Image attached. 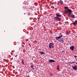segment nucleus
Wrapping results in <instances>:
<instances>
[{
    "label": "nucleus",
    "instance_id": "obj_23",
    "mask_svg": "<svg viewBox=\"0 0 77 77\" xmlns=\"http://www.w3.org/2000/svg\"><path fill=\"white\" fill-rule=\"evenodd\" d=\"M59 65H58L57 66V68H59Z\"/></svg>",
    "mask_w": 77,
    "mask_h": 77
},
{
    "label": "nucleus",
    "instance_id": "obj_26",
    "mask_svg": "<svg viewBox=\"0 0 77 77\" xmlns=\"http://www.w3.org/2000/svg\"><path fill=\"white\" fill-rule=\"evenodd\" d=\"M67 34H69V33H68V32H67Z\"/></svg>",
    "mask_w": 77,
    "mask_h": 77
},
{
    "label": "nucleus",
    "instance_id": "obj_7",
    "mask_svg": "<svg viewBox=\"0 0 77 77\" xmlns=\"http://www.w3.org/2000/svg\"><path fill=\"white\" fill-rule=\"evenodd\" d=\"M49 61V63H52V62H55V61L53 60H50Z\"/></svg>",
    "mask_w": 77,
    "mask_h": 77
},
{
    "label": "nucleus",
    "instance_id": "obj_21",
    "mask_svg": "<svg viewBox=\"0 0 77 77\" xmlns=\"http://www.w3.org/2000/svg\"><path fill=\"white\" fill-rule=\"evenodd\" d=\"M76 63V62H74V61H73V62H72V64H73V63Z\"/></svg>",
    "mask_w": 77,
    "mask_h": 77
},
{
    "label": "nucleus",
    "instance_id": "obj_12",
    "mask_svg": "<svg viewBox=\"0 0 77 77\" xmlns=\"http://www.w3.org/2000/svg\"><path fill=\"white\" fill-rule=\"evenodd\" d=\"M60 5H62V4L63 3V1L61 0L60 1Z\"/></svg>",
    "mask_w": 77,
    "mask_h": 77
},
{
    "label": "nucleus",
    "instance_id": "obj_17",
    "mask_svg": "<svg viewBox=\"0 0 77 77\" xmlns=\"http://www.w3.org/2000/svg\"><path fill=\"white\" fill-rule=\"evenodd\" d=\"M57 70H58V71H60V69H59V67H57Z\"/></svg>",
    "mask_w": 77,
    "mask_h": 77
},
{
    "label": "nucleus",
    "instance_id": "obj_31",
    "mask_svg": "<svg viewBox=\"0 0 77 77\" xmlns=\"http://www.w3.org/2000/svg\"><path fill=\"white\" fill-rule=\"evenodd\" d=\"M26 14L25 13H24V14L25 15V14Z\"/></svg>",
    "mask_w": 77,
    "mask_h": 77
},
{
    "label": "nucleus",
    "instance_id": "obj_32",
    "mask_svg": "<svg viewBox=\"0 0 77 77\" xmlns=\"http://www.w3.org/2000/svg\"><path fill=\"white\" fill-rule=\"evenodd\" d=\"M19 62H20V61H19Z\"/></svg>",
    "mask_w": 77,
    "mask_h": 77
},
{
    "label": "nucleus",
    "instance_id": "obj_4",
    "mask_svg": "<svg viewBox=\"0 0 77 77\" xmlns=\"http://www.w3.org/2000/svg\"><path fill=\"white\" fill-rule=\"evenodd\" d=\"M54 19H55L56 20L58 21H60L61 20V18L58 17H55Z\"/></svg>",
    "mask_w": 77,
    "mask_h": 77
},
{
    "label": "nucleus",
    "instance_id": "obj_19",
    "mask_svg": "<svg viewBox=\"0 0 77 77\" xmlns=\"http://www.w3.org/2000/svg\"><path fill=\"white\" fill-rule=\"evenodd\" d=\"M68 17H71V15H68Z\"/></svg>",
    "mask_w": 77,
    "mask_h": 77
},
{
    "label": "nucleus",
    "instance_id": "obj_1",
    "mask_svg": "<svg viewBox=\"0 0 77 77\" xmlns=\"http://www.w3.org/2000/svg\"><path fill=\"white\" fill-rule=\"evenodd\" d=\"M65 12H66L68 15H71L72 14V10L70 9H67L65 11Z\"/></svg>",
    "mask_w": 77,
    "mask_h": 77
},
{
    "label": "nucleus",
    "instance_id": "obj_30",
    "mask_svg": "<svg viewBox=\"0 0 77 77\" xmlns=\"http://www.w3.org/2000/svg\"><path fill=\"white\" fill-rule=\"evenodd\" d=\"M75 63H76V64H77V63L76 62Z\"/></svg>",
    "mask_w": 77,
    "mask_h": 77
},
{
    "label": "nucleus",
    "instance_id": "obj_9",
    "mask_svg": "<svg viewBox=\"0 0 77 77\" xmlns=\"http://www.w3.org/2000/svg\"><path fill=\"white\" fill-rule=\"evenodd\" d=\"M77 24V20H75V22H74L73 23V24H74V25H75Z\"/></svg>",
    "mask_w": 77,
    "mask_h": 77
},
{
    "label": "nucleus",
    "instance_id": "obj_10",
    "mask_svg": "<svg viewBox=\"0 0 77 77\" xmlns=\"http://www.w3.org/2000/svg\"><path fill=\"white\" fill-rule=\"evenodd\" d=\"M39 52L41 54H45V53L44 52H41L40 51Z\"/></svg>",
    "mask_w": 77,
    "mask_h": 77
},
{
    "label": "nucleus",
    "instance_id": "obj_2",
    "mask_svg": "<svg viewBox=\"0 0 77 77\" xmlns=\"http://www.w3.org/2000/svg\"><path fill=\"white\" fill-rule=\"evenodd\" d=\"M63 36V35H61L59 36L58 37H55V39H56V40H58V41H59L61 38H62Z\"/></svg>",
    "mask_w": 77,
    "mask_h": 77
},
{
    "label": "nucleus",
    "instance_id": "obj_14",
    "mask_svg": "<svg viewBox=\"0 0 77 77\" xmlns=\"http://www.w3.org/2000/svg\"><path fill=\"white\" fill-rule=\"evenodd\" d=\"M70 48H74V46H72L70 47Z\"/></svg>",
    "mask_w": 77,
    "mask_h": 77
},
{
    "label": "nucleus",
    "instance_id": "obj_15",
    "mask_svg": "<svg viewBox=\"0 0 77 77\" xmlns=\"http://www.w3.org/2000/svg\"><path fill=\"white\" fill-rule=\"evenodd\" d=\"M22 63L23 64H24V60H22Z\"/></svg>",
    "mask_w": 77,
    "mask_h": 77
},
{
    "label": "nucleus",
    "instance_id": "obj_3",
    "mask_svg": "<svg viewBox=\"0 0 77 77\" xmlns=\"http://www.w3.org/2000/svg\"><path fill=\"white\" fill-rule=\"evenodd\" d=\"M54 44H53V43H50L49 45V47L50 48H54Z\"/></svg>",
    "mask_w": 77,
    "mask_h": 77
},
{
    "label": "nucleus",
    "instance_id": "obj_29",
    "mask_svg": "<svg viewBox=\"0 0 77 77\" xmlns=\"http://www.w3.org/2000/svg\"><path fill=\"white\" fill-rule=\"evenodd\" d=\"M70 63L69 62V63Z\"/></svg>",
    "mask_w": 77,
    "mask_h": 77
},
{
    "label": "nucleus",
    "instance_id": "obj_27",
    "mask_svg": "<svg viewBox=\"0 0 77 77\" xmlns=\"http://www.w3.org/2000/svg\"><path fill=\"white\" fill-rule=\"evenodd\" d=\"M62 52H63H63H65V51H63Z\"/></svg>",
    "mask_w": 77,
    "mask_h": 77
},
{
    "label": "nucleus",
    "instance_id": "obj_13",
    "mask_svg": "<svg viewBox=\"0 0 77 77\" xmlns=\"http://www.w3.org/2000/svg\"><path fill=\"white\" fill-rule=\"evenodd\" d=\"M49 75H51V76H53V73H49Z\"/></svg>",
    "mask_w": 77,
    "mask_h": 77
},
{
    "label": "nucleus",
    "instance_id": "obj_20",
    "mask_svg": "<svg viewBox=\"0 0 77 77\" xmlns=\"http://www.w3.org/2000/svg\"><path fill=\"white\" fill-rule=\"evenodd\" d=\"M70 49L72 51H74V48H71Z\"/></svg>",
    "mask_w": 77,
    "mask_h": 77
},
{
    "label": "nucleus",
    "instance_id": "obj_8",
    "mask_svg": "<svg viewBox=\"0 0 77 77\" xmlns=\"http://www.w3.org/2000/svg\"><path fill=\"white\" fill-rule=\"evenodd\" d=\"M56 15H57V17H58V18H59V17H61V16H62V15H61L60 14L59 15L57 14H56Z\"/></svg>",
    "mask_w": 77,
    "mask_h": 77
},
{
    "label": "nucleus",
    "instance_id": "obj_6",
    "mask_svg": "<svg viewBox=\"0 0 77 77\" xmlns=\"http://www.w3.org/2000/svg\"><path fill=\"white\" fill-rule=\"evenodd\" d=\"M72 68L74 70H77V66L75 65L74 66H72Z\"/></svg>",
    "mask_w": 77,
    "mask_h": 77
},
{
    "label": "nucleus",
    "instance_id": "obj_16",
    "mask_svg": "<svg viewBox=\"0 0 77 77\" xmlns=\"http://www.w3.org/2000/svg\"><path fill=\"white\" fill-rule=\"evenodd\" d=\"M34 67V65H32L31 66V68H33V67Z\"/></svg>",
    "mask_w": 77,
    "mask_h": 77
},
{
    "label": "nucleus",
    "instance_id": "obj_18",
    "mask_svg": "<svg viewBox=\"0 0 77 77\" xmlns=\"http://www.w3.org/2000/svg\"><path fill=\"white\" fill-rule=\"evenodd\" d=\"M64 8L66 9H68V8L67 7H65Z\"/></svg>",
    "mask_w": 77,
    "mask_h": 77
},
{
    "label": "nucleus",
    "instance_id": "obj_5",
    "mask_svg": "<svg viewBox=\"0 0 77 77\" xmlns=\"http://www.w3.org/2000/svg\"><path fill=\"white\" fill-rule=\"evenodd\" d=\"M58 41L59 42H60L62 43L64 42V40H63V38H62V37H61Z\"/></svg>",
    "mask_w": 77,
    "mask_h": 77
},
{
    "label": "nucleus",
    "instance_id": "obj_22",
    "mask_svg": "<svg viewBox=\"0 0 77 77\" xmlns=\"http://www.w3.org/2000/svg\"><path fill=\"white\" fill-rule=\"evenodd\" d=\"M74 57H75V58H76V57H77L75 55H74Z\"/></svg>",
    "mask_w": 77,
    "mask_h": 77
},
{
    "label": "nucleus",
    "instance_id": "obj_24",
    "mask_svg": "<svg viewBox=\"0 0 77 77\" xmlns=\"http://www.w3.org/2000/svg\"><path fill=\"white\" fill-rule=\"evenodd\" d=\"M51 4H52V5H53L54 4V3H52Z\"/></svg>",
    "mask_w": 77,
    "mask_h": 77
},
{
    "label": "nucleus",
    "instance_id": "obj_25",
    "mask_svg": "<svg viewBox=\"0 0 77 77\" xmlns=\"http://www.w3.org/2000/svg\"><path fill=\"white\" fill-rule=\"evenodd\" d=\"M57 8H55V10H57Z\"/></svg>",
    "mask_w": 77,
    "mask_h": 77
},
{
    "label": "nucleus",
    "instance_id": "obj_28",
    "mask_svg": "<svg viewBox=\"0 0 77 77\" xmlns=\"http://www.w3.org/2000/svg\"><path fill=\"white\" fill-rule=\"evenodd\" d=\"M71 63V64H72V63Z\"/></svg>",
    "mask_w": 77,
    "mask_h": 77
},
{
    "label": "nucleus",
    "instance_id": "obj_11",
    "mask_svg": "<svg viewBox=\"0 0 77 77\" xmlns=\"http://www.w3.org/2000/svg\"><path fill=\"white\" fill-rule=\"evenodd\" d=\"M71 17L73 18H75V15L73 14H71Z\"/></svg>",
    "mask_w": 77,
    "mask_h": 77
}]
</instances>
